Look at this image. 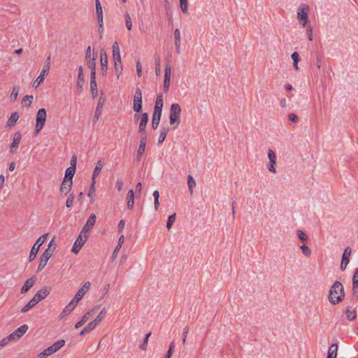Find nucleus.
I'll return each mask as SVG.
<instances>
[{
	"label": "nucleus",
	"mask_w": 358,
	"mask_h": 358,
	"mask_svg": "<svg viewBox=\"0 0 358 358\" xmlns=\"http://www.w3.org/2000/svg\"><path fill=\"white\" fill-rule=\"evenodd\" d=\"M115 187L120 192L122 189L123 187V181L122 179H117L115 183Z\"/></svg>",
	"instance_id": "nucleus-63"
},
{
	"label": "nucleus",
	"mask_w": 358,
	"mask_h": 358,
	"mask_svg": "<svg viewBox=\"0 0 358 358\" xmlns=\"http://www.w3.org/2000/svg\"><path fill=\"white\" fill-rule=\"evenodd\" d=\"M9 342H13L11 338H10V336L9 335L3 338H2L1 341H0V346L1 347H4L6 346Z\"/></svg>",
	"instance_id": "nucleus-55"
},
{
	"label": "nucleus",
	"mask_w": 358,
	"mask_h": 358,
	"mask_svg": "<svg viewBox=\"0 0 358 358\" xmlns=\"http://www.w3.org/2000/svg\"><path fill=\"white\" fill-rule=\"evenodd\" d=\"M276 164V161H269V164L268 165V169L269 171L275 173L276 169L275 168V164Z\"/></svg>",
	"instance_id": "nucleus-56"
},
{
	"label": "nucleus",
	"mask_w": 358,
	"mask_h": 358,
	"mask_svg": "<svg viewBox=\"0 0 358 358\" xmlns=\"http://www.w3.org/2000/svg\"><path fill=\"white\" fill-rule=\"evenodd\" d=\"M83 83H84V75H83V68L81 66H80L78 68L77 86L80 90L83 88Z\"/></svg>",
	"instance_id": "nucleus-28"
},
{
	"label": "nucleus",
	"mask_w": 358,
	"mask_h": 358,
	"mask_svg": "<svg viewBox=\"0 0 358 358\" xmlns=\"http://www.w3.org/2000/svg\"><path fill=\"white\" fill-rule=\"evenodd\" d=\"M345 296L344 288L341 282L336 281L329 290V300L336 305L341 302Z\"/></svg>",
	"instance_id": "nucleus-1"
},
{
	"label": "nucleus",
	"mask_w": 358,
	"mask_h": 358,
	"mask_svg": "<svg viewBox=\"0 0 358 358\" xmlns=\"http://www.w3.org/2000/svg\"><path fill=\"white\" fill-rule=\"evenodd\" d=\"M300 248L305 256L309 257L310 255L311 250L308 246H306V245H303L300 246Z\"/></svg>",
	"instance_id": "nucleus-51"
},
{
	"label": "nucleus",
	"mask_w": 358,
	"mask_h": 358,
	"mask_svg": "<svg viewBox=\"0 0 358 358\" xmlns=\"http://www.w3.org/2000/svg\"><path fill=\"white\" fill-rule=\"evenodd\" d=\"M65 344V341L63 339L59 340L57 342H55L54 344H52L51 346L55 351V352L59 350L60 348H62Z\"/></svg>",
	"instance_id": "nucleus-37"
},
{
	"label": "nucleus",
	"mask_w": 358,
	"mask_h": 358,
	"mask_svg": "<svg viewBox=\"0 0 358 358\" xmlns=\"http://www.w3.org/2000/svg\"><path fill=\"white\" fill-rule=\"evenodd\" d=\"M100 62H101L102 73H103V75H105L108 70V62L107 54H106V51H104V50L101 51Z\"/></svg>",
	"instance_id": "nucleus-15"
},
{
	"label": "nucleus",
	"mask_w": 358,
	"mask_h": 358,
	"mask_svg": "<svg viewBox=\"0 0 358 358\" xmlns=\"http://www.w3.org/2000/svg\"><path fill=\"white\" fill-rule=\"evenodd\" d=\"M96 13L98 22H103V9L99 0H95Z\"/></svg>",
	"instance_id": "nucleus-22"
},
{
	"label": "nucleus",
	"mask_w": 358,
	"mask_h": 358,
	"mask_svg": "<svg viewBox=\"0 0 358 358\" xmlns=\"http://www.w3.org/2000/svg\"><path fill=\"white\" fill-rule=\"evenodd\" d=\"M142 92L140 88L137 87L134 96L133 110L139 113L142 109Z\"/></svg>",
	"instance_id": "nucleus-6"
},
{
	"label": "nucleus",
	"mask_w": 358,
	"mask_h": 358,
	"mask_svg": "<svg viewBox=\"0 0 358 358\" xmlns=\"http://www.w3.org/2000/svg\"><path fill=\"white\" fill-rule=\"evenodd\" d=\"M345 315L347 318L350 321L354 320L357 317L356 312L350 309L346 310Z\"/></svg>",
	"instance_id": "nucleus-42"
},
{
	"label": "nucleus",
	"mask_w": 358,
	"mask_h": 358,
	"mask_svg": "<svg viewBox=\"0 0 358 358\" xmlns=\"http://www.w3.org/2000/svg\"><path fill=\"white\" fill-rule=\"evenodd\" d=\"M351 253H352L351 248L350 247L345 248V249L344 250L343 254L341 266H340V268L341 271L345 270L346 266L350 262V256L351 255Z\"/></svg>",
	"instance_id": "nucleus-10"
},
{
	"label": "nucleus",
	"mask_w": 358,
	"mask_h": 358,
	"mask_svg": "<svg viewBox=\"0 0 358 358\" xmlns=\"http://www.w3.org/2000/svg\"><path fill=\"white\" fill-rule=\"evenodd\" d=\"M181 108L178 103H172L170 108V123L173 124L178 120Z\"/></svg>",
	"instance_id": "nucleus-7"
},
{
	"label": "nucleus",
	"mask_w": 358,
	"mask_h": 358,
	"mask_svg": "<svg viewBox=\"0 0 358 358\" xmlns=\"http://www.w3.org/2000/svg\"><path fill=\"white\" fill-rule=\"evenodd\" d=\"M337 350H338V345L336 343L331 344L329 348L327 358H336Z\"/></svg>",
	"instance_id": "nucleus-26"
},
{
	"label": "nucleus",
	"mask_w": 358,
	"mask_h": 358,
	"mask_svg": "<svg viewBox=\"0 0 358 358\" xmlns=\"http://www.w3.org/2000/svg\"><path fill=\"white\" fill-rule=\"evenodd\" d=\"M103 31H104V28H103V22H98V32L99 34V38H103Z\"/></svg>",
	"instance_id": "nucleus-59"
},
{
	"label": "nucleus",
	"mask_w": 358,
	"mask_h": 358,
	"mask_svg": "<svg viewBox=\"0 0 358 358\" xmlns=\"http://www.w3.org/2000/svg\"><path fill=\"white\" fill-rule=\"evenodd\" d=\"M101 108H102V104H101L99 102L97 105V107H96V111L94 113V123L96 122L99 118V116L101 115Z\"/></svg>",
	"instance_id": "nucleus-45"
},
{
	"label": "nucleus",
	"mask_w": 358,
	"mask_h": 358,
	"mask_svg": "<svg viewBox=\"0 0 358 358\" xmlns=\"http://www.w3.org/2000/svg\"><path fill=\"white\" fill-rule=\"evenodd\" d=\"M80 301V299H76V296H74L73 299H71V301L69 303L67 306H69V308H71V309L73 310L76 307Z\"/></svg>",
	"instance_id": "nucleus-47"
},
{
	"label": "nucleus",
	"mask_w": 358,
	"mask_h": 358,
	"mask_svg": "<svg viewBox=\"0 0 358 358\" xmlns=\"http://www.w3.org/2000/svg\"><path fill=\"white\" fill-rule=\"evenodd\" d=\"M90 282L87 281L85 282L83 287L78 289V291L76 294V299H82L84 295L87 293V292L89 290L90 287Z\"/></svg>",
	"instance_id": "nucleus-19"
},
{
	"label": "nucleus",
	"mask_w": 358,
	"mask_h": 358,
	"mask_svg": "<svg viewBox=\"0 0 358 358\" xmlns=\"http://www.w3.org/2000/svg\"><path fill=\"white\" fill-rule=\"evenodd\" d=\"M90 91L93 97L97 94V85L96 82H90Z\"/></svg>",
	"instance_id": "nucleus-49"
},
{
	"label": "nucleus",
	"mask_w": 358,
	"mask_h": 358,
	"mask_svg": "<svg viewBox=\"0 0 358 358\" xmlns=\"http://www.w3.org/2000/svg\"><path fill=\"white\" fill-rule=\"evenodd\" d=\"M174 348L175 343L172 342L169 345V348L166 352V355H165V358H170L171 357Z\"/></svg>",
	"instance_id": "nucleus-54"
},
{
	"label": "nucleus",
	"mask_w": 358,
	"mask_h": 358,
	"mask_svg": "<svg viewBox=\"0 0 358 358\" xmlns=\"http://www.w3.org/2000/svg\"><path fill=\"white\" fill-rule=\"evenodd\" d=\"M145 146H146V136H144L143 137H142V138L141 139V141H140V144H139L138 149L137 151L138 152V155H142L144 153L145 150Z\"/></svg>",
	"instance_id": "nucleus-32"
},
{
	"label": "nucleus",
	"mask_w": 358,
	"mask_h": 358,
	"mask_svg": "<svg viewBox=\"0 0 358 358\" xmlns=\"http://www.w3.org/2000/svg\"><path fill=\"white\" fill-rule=\"evenodd\" d=\"M21 138H22V134L20 132L17 131L14 134L13 142L11 143V144L10 145V152L11 153H13L15 151V150L17 148Z\"/></svg>",
	"instance_id": "nucleus-16"
},
{
	"label": "nucleus",
	"mask_w": 358,
	"mask_h": 358,
	"mask_svg": "<svg viewBox=\"0 0 358 358\" xmlns=\"http://www.w3.org/2000/svg\"><path fill=\"white\" fill-rule=\"evenodd\" d=\"M309 6L307 4H301L297 11L298 20H308V11Z\"/></svg>",
	"instance_id": "nucleus-14"
},
{
	"label": "nucleus",
	"mask_w": 358,
	"mask_h": 358,
	"mask_svg": "<svg viewBox=\"0 0 358 358\" xmlns=\"http://www.w3.org/2000/svg\"><path fill=\"white\" fill-rule=\"evenodd\" d=\"M73 201H74V195L73 194H71L67 199H66V206L67 208H71L73 205Z\"/></svg>",
	"instance_id": "nucleus-52"
},
{
	"label": "nucleus",
	"mask_w": 358,
	"mask_h": 358,
	"mask_svg": "<svg viewBox=\"0 0 358 358\" xmlns=\"http://www.w3.org/2000/svg\"><path fill=\"white\" fill-rule=\"evenodd\" d=\"M352 285H354V287H358V268L355 270L353 275Z\"/></svg>",
	"instance_id": "nucleus-60"
},
{
	"label": "nucleus",
	"mask_w": 358,
	"mask_h": 358,
	"mask_svg": "<svg viewBox=\"0 0 358 358\" xmlns=\"http://www.w3.org/2000/svg\"><path fill=\"white\" fill-rule=\"evenodd\" d=\"M297 236L302 241H306L308 239V236L301 230H297Z\"/></svg>",
	"instance_id": "nucleus-58"
},
{
	"label": "nucleus",
	"mask_w": 358,
	"mask_h": 358,
	"mask_svg": "<svg viewBox=\"0 0 358 358\" xmlns=\"http://www.w3.org/2000/svg\"><path fill=\"white\" fill-rule=\"evenodd\" d=\"M97 324L98 323L95 320H93L92 322H90L86 326V327L90 330V331H91L96 327Z\"/></svg>",
	"instance_id": "nucleus-62"
},
{
	"label": "nucleus",
	"mask_w": 358,
	"mask_h": 358,
	"mask_svg": "<svg viewBox=\"0 0 358 358\" xmlns=\"http://www.w3.org/2000/svg\"><path fill=\"white\" fill-rule=\"evenodd\" d=\"M291 57H292L293 62H294V63H298L300 59L299 55L297 52H294L292 54Z\"/></svg>",
	"instance_id": "nucleus-64"
},
{
	"label": "nucleus",
	"mask_w": 358,
	"mask_h": 358,
	"mask_svg": "<svg viewBox=\"0 0 358 358\" xmlns=\"http://www.w3.org/2000/svg\"><path fill=\"white\" fill-rule=\"evenodd\" d=\"M20 88L19 87H14L13 88L11 94H10V99L15 100L17 98L18 94H19Z\"/></svg>",
	"instance_id": "nucleus-50"
},
{
	"label": "nucleus",
	"mask_w": 358,
	"mask_h": 358,
	"mask_svg": "<svg viewBox=\"0 0 358 358\" xmlns=\"http://www.w3.org/2000/svg\"><path fill=\"white\" fill-rule=\"evenodd\" d=\"M169 131L168 127H161L160 134L158 138V143H162L166 139V135Z\"/></svg>",
	"instance_id": "nucleus-29"
},
{
	"label": "nucleus",
	"mask_w": 358,
	"mask_h": 358,
	"mask_svg": "<svg viewBox=\"0 0 358 358\" xmlns=\"http://www.w3.org/2000/svg\"><path fill=\"white\" fill-rule=\"evenodd\" d=\"M73 181L63 180L60 187V193L62 195H67L72 188Z\"/></svg>",
	"instance_id": "nucleus-17"
},
{
	"label": "nucleus",
	"mask_w": 358,
	"mask_h": 358,
	"mask_svg": "<svg viewBox=\"0 0 358 358\" xmlns=\"http://www.w3.org/2000/svg\"><path fill=\"white\" fill-rule=\"evenodd\" d=\"M134 205V192L133 189H129L127 193V208L132 209Z\"/></svg>",
	"instance_id": "nucleus-27"
},
{
	"label": "nucleus",
	"mask_w": 358,
	"mask_h": 358,
	"mask_svg": "<svg viewBox=\"0 0 358 358\" xmlns=\"http://www.w3.org/2000/svg\"><path fill=\"white\" fill-rule=\"evenodd\" d=\"M35 282H36V278H30L27 279L21 288V291H20L21 294L27 293L29 291V289L33 287Z\"/></svg>",
	"instance_id": "nucleus-21"
},
{
	"label": "nucleus",
	"mask_w": 358,
	"mask_h": 358,
	"mask_svg": "<svg viewBox=\"0 0 358 358\" xmlns=\"http://www.w3.org/2000/svg\"><path fill=\"white\" fill-rule=\"evenodd\" d=\"M52 254L51 253L50 250H45L43 254L41 255L40 262L38 266V271H41L47 264L48 261L52 257Z\"/></svg>",
	"instance_id": "nucleus-9"
},
{
	"label": "nucleus",
	"mask_w": 358,
	"mask_h": 358,
	"mask_svg": "<svg viewBox=\"0 0 358 358\" xmlns=\"http://www.w3.org/2000/svg\"><path fill=\"white\" fill-rule=\"evenodd\" d=\"M112 54H113V59L114 60H120L121 59V55H120V47L117 41L114 42L112 46Z\"/></svg>",
	"instance_id": "nucleus-23"
},
{
	"label": "nucleus",
	"mask_w": 358,
	"mask_h": 358,
	"mask_svg": "<svg viewBox=\"0 0 358 358\" xmlns=\"http://www.w3.org/2000/svg\"><path fill=\"white\" fill-rule=\"evenodd\" d=\"M174 37H175V46H178V45H180L181 43V37H180V32L178 29H176L174 31Z\"/></svg>",
	"instance_id": "nucleus-40"
},
{
	"label": "nucleus",
	"mask_w": 358,
	"mask_h": 358,
	"mask_svg": "<svg viewBox=\"0 0 358 358\" xmlns=\"http://www.w3.org/2000/svg\"><path fill=\"white\" fill-rule=\"evenodd\" d=\"M308 38L310 41H313V27L311 25H308L306 29Z\"/></svg>",
	"instance_id": "nucleus-57"
},
{
	"label": "nucleus",
	"mask_w": 358,
	"mask_h": 358,
	"mask_svg": "<svg viewBox=\"0 0 358 358\" xmlns=\"http://www.w3.org/2000/svg\"><path fill=\"white\" fill-rule=\"evenodd\" d=\"M75 172L76 166H74L73 164H72V166L66 169L64 180H67L68 181H73V177L75 174Z\"/></svg>",
	"instance_id": "nucleus-25"
},
{
	"label": "nucleus",
	"mask_w": 358,
	"mask_h": 358,
	"mask_svg": "<svg viewBox=\"0 0 358 358\" xmlns=\"http://www.w3.org/2000/svg\"><path fill=\"white\" fill-rule=\"evenodd\" d=\"M106 308H103L99 314L95 318V321L99 324L106 316Z\"/></svg>",
	"instance_id": "nucleus-46"
},
{
	"label": "nucleus",
	"mask_w": 358,
	"mask_h": 358,
	"mask_svg": "<svg viewBox=\"0 0 358 358\" xmlns=\"http://www.w3.org/2000/svg\"><path fill=\"white\" fill-rule=\"evenodd\" d=\"M141 120L138 126V131L145 135V129L148 121V115L146 113H142L141 115Z\"/></svg>",
	"instance_id": "nucleus-18"
},
{
	"label": "nucleus",
	"mask_w": 358,
	"mask_h": 358,
	"mask_svg": "<svg viewBox=\"0 0 358 358\" xmlns=\"http://www.w3.org/2000/svg\"><path fill=\"white\" fill-rule=\"evenodd\" d=\"M114 69L115 73L117 76V79L120 78V76L122 74L123 72V66L122 63V59L120 60H114Z\"/></svg>",
	"instance_id": "nucleus-24"
},
{
	"label": "nucleus",
	"mask_w": 358,
	"mask_h": 358,
	"mask_svg": "<svg viewBox=\"0 0 358 358\" xmlns=\"http://www.w3.org/2000/svg\"><path fill=\"white\" fill-rule=\"evenodd\" d=\"M29 327L27 324H23L16 329L14 331L9 334L12 341H17L27 331Z\"/></svg>",
	"instance_id": "nucleus-8"
},
{
	"label": "nucleus",
	"mask_w": 358,
	"mask_h": 358,
	"mask_svg": "<svg viewBox=\"0 0 358 358\" xmlns=\"http://www.w3.org/2000/svg\"><path fill=\"white\" fill-rule=\"evenodd\" d=\"M171 67L170 65L167 64L165 66L164 69V80H171Z\"/></svg>",
	"instance_id": "nucleus-38"
},
{
	"label": "nucleus",
	"mask_w": 358,
	"mask_h": 358,
	"mask_svg": "<svg viewBox=\"0 0 358 358\" xmlns=\"http://www.w3.org/2000/svg\"><path fill=\"white\" fill-rule=\"evenodd\" d=\"M160 119L161 118L157 117V116L156 115L152 116V127L153 129L155 130L158 127L159 124L160 122Z\"/></svg>",
	"instance_id": "nucleus-48"
},
{
	"label": "nucleus",
	"mask_w": 358,
	"mask_h": 358,
	"mask_svg": "<svg viewBox=\"0 0 358 358\" xmlns=\"http://www.w3.org/2000/svg\"><path fill=\"white\" fill-rule=\"evenodd\" d=\"M124 236L123 235L120 236L118 239V243L113 252V258H115L117 257V252H119L120 249L121 248L122 245L124 242Z\"/></svg>",
	"instance_id": "nucleus-33"
},
{
	"label": "nucleus",
	"mask_w": 358,
	"mask_h": 358,
	"mask_svg": "<svg viewBox=\"0 0 358 358\" xmlns=\"http://www.w3.org/2000/svg\"><path fill=\"white\" fill-rule=\"evenodd\" d=\"M45 236H46V234H43V235L41 236L36 240V243L32 246L29 256V261L30 262H32L36 258L40 246L45 241V238H46Z\"/></svg>",
	"instance_id": "nucleus-4"
},
{
	"label": "nucleus",
	"mask_w": 358,
	"mask_h": 358,
	"mask_svg": "<svg viewBox=\"0 0 358 358\" xmlns=\"http://www.w3.org/2000/svg\"><path fill=\"white\" fill-rule=\"evenodd\" d=\"M46 110L45 108H40L36 115V131L38 132L41 131L45 125L46 121Z\"/></svg>",
	"instance_id": "nucleus-3"
},
{
	"label": "nucleus",
	"mask_w": 358,
	"mask_h": 358,
	"mask_svg": "<svg viewBox=\"0 0 358 358\" xmlns=\"http://www.w3.org/2000/svg\"><path fill=\"white\" fill-rule=\"evenodd\" d=\"M38 303L35 299L32 298L22 309L21 312L24 313L29 311L31 308L34 307Z\"/></svg>",
	"instance_id": "nucleus-31"
},
{
	"label": "nucleus",
	"mask_w": 358,
	"mask_h": 358,
	"mask_svg": "<svg viewBox=\"0 0 358 358\" xmlns=\"http://www.w3.org/2000/svg\"><path fill=\"white\" fill-rule=\"evenodd\" d=\"M187 185H188V188H189V192L191 194H193V189L194 187H196V181L194 180V179L193 178V177L191 176V175H189L187 176Z\"/></svg>",
	"instance_id": "nucleus-34"
},
{
	"label": "nucleus",
	"mask_w": 358,
	"mask_h": 358,
	"mask_svg": "<svg viewBox=\"0 0 358 358\" xmlns=\"http://www.w3.org/2000/svg\"><path fill=\"white\" fill-rule=\"evenodd\" d=\"M50 68V56L48 57L46 61L43 66V69L41 71L40 75L36 78L33 83V87L36 88L43 81L44 77L48 74Z\"/></svg>",
	"instance_id": "nucleus-2"
},
{
	"label": "nucleus",
	"mask_w": 358,
	"mask_h": 358,
	"mask_svg": "<svg viewBox=\"0 0 358 358\" xmlns=\"http://www.w3.org/2000/svg\"><path fill=\"white\" fill-rule=\"evenodd\" d=\"M96 217L94 214L90 215L80 232L84 234H87V233L94 227L96 222Z\"/></svg>",
	"instance_id": "nucleus-12"
},
{
	"label": "nucleus",
	"mask_w": 358,
	"mask_h": 358,
	"mask_svg": "<svg viewBox=\"0 0 358 358\" xmlns=\"http://www.w3.org/2000/svg\"><path fill=\"white\" fill-rule=\"evenodd\" d=\"M51 289L48 287H43L42 289L38 290L34 296L33 297L35 299L36 301L38 303L43 299H45L50 292Z\"/></svg>",
	"instance_id": "nucleus-13"
},
{
	"label": "nucleus",
	"mask_w": 358,
	"mask_h": 358,
	"mask_svg": "<svg viewBox=\"0 0 358 358\" xmlns=\"http://www.w3.org/2000/svg\"><path fill=\"white\" fill-rule=\"evenodd\" d=\"M85 59H86L88 68H91V65H92L93 67H96L95 58H94V57H92L90 46H88L87 48Z\"/></svg>",
	"instance_id": "nucleus-20"
},
{
	"label": "nucleus",
	"mask_w": 358,
	"mask_h": 358,
	"mask_svg": "<svg viewBox=\"0 0 358 358\" xmlns=\"http://www.w3.org/2000/svg\"><path fill=\"white\" fill-rule=\"evenodd\" d=\"M18 118H19V115L17 112L12 113L8 120L7 124L9 127L14 126L16 124Z\"/></svg>",
	"instance_id": "nucleus-30"
},
{
	"label": "nucleus",
	"mask_w": 358,
	"mask_h": 358,
	"mask_svg": "<svg viewBox=\"0 0 358 358\" xmlns=\"http://www.w3.org/2000/svg\"><path fill=\"white\" fill-rule=\"evenodd\" d=\"M87 234H84L80 232L76 241L74 242V244L71 248V252L75 254H78L87 241Z\"/></svg>",
	"instance_id": "nucleus-5"
},
{
	"label": "nucleus",
	"mask_w": 358,
	"mask_h": 358,
	"mask_svg": "<svg viewBox=\"0 0 358 358\" xmlns=\"http://www.w3.org/2000/svg\"><path fill=\"white\" fill-rule=\"evenodd\" d=\"M175 220H176V213H173L169 216L168 220L166 222V228L168 229H171L173 224L175 222Z\"/></svg>",
	"instance_id": "nucleus-44"
},
{
	"label": "nucleus",
	"mask_w": 358,
	"mask_h": 358,
	"mask_svg": "<svg viewBox=\"0 0 358 358\" xmlns=\"http://www.w3.org/2000/svg\"><path fill=\"white\" fill-rule=\"evenodd\" d=\"M91 70L90 73V82H96V67H93L91 65V68H89Z\"/></svg>",
	"instance_id": "nucleus-53"
},
{
	"label": "nucleus",
	"mask_w": 358,
	"mask_h": 358,
	"mask_svg": "<svg viewBox=\"0 0 358 358\" xmlns=\"http://www.w3.org/2000/svg\"><path fill=\"white\" fill-rule=\"evenodd\" d=\"M268 158L269 161H276L275 152L271 149H269L268 151Z\"/></svg>",
	"instance_id": "nucleus-61"
},
{
	"label": "nucleus",
	"mask_w": 358,
	"mask_h": 358,
	"mask_svg": "<svg viewBox=\"0 0 358 358\" xmlns=\"http://www.w3.org/2000/svg\"><path fill=\"white\" fill-rule=\"evenodd\" d=\"M162 108H163V97H162V94H159V95H157V99L155 101L153 115H156V116H157V117L161 118Z\"/></svg>",
	"instance_id": "nucleus-11"
},
{
	"label": "nucleus",
	"mask_w": 358,
	"mask_h": 358,
	"mask_svg": "<svg viewBox=\"0 0 358 358\" xmlns=\"http://www.w3.org/2000/svg\"><path fill=\"white\" fill-rule=\"evenodd\" d=\"M125 17V25L128 30H131L132 28V22L131 17L128 13H126L124 15Z\"/></svg>",
	"instance_id": "nucleus-41"
},
{
	"label": "nucleus",
	"mask_w": 358,
	"mask_h": 358,
	"mask_svg": "<svg viewBox=\"0 0 358 358\" xmlns=\"http://www.w3.org/2000/svg\"><path fill=\"white\" fill-rule=\"evenodd\" d=\"M32 100H33L32 95H25L22 100V106H27V107L30 106L31 104Z\"/></svg>",
	"instance_id": "nucleus-36"
},
{
	"label": "nucleus",
	"mask_w": 358,
	"mask_h": 358,
	"mask_svg": "<svg viewBox=\"0 0 358 358\" xmlns=\"http://www.w3.org/2000/svg\"><path fill=\"white\" fill-rule=\"evenodd\" d=\"M180 6L183 13H187L188 10L187 0H180Z\"/></svg>",
	"instance_id": "nucleus-43"
},
{
	"label": "nucleus",
	"mask_w": 358,
	"mask_h": 358,
	"mask_svg": "<svg viewBox=\"0 0 358 358\" xmlns=\"http://www.w3.org/2000/svg\"><path fill=\"white\" fill-rule=\"evenodd\" d=\"M103 164L101 160H99L96 162L95 168L93 171V174H92L94 179L99 174L101 170L103 168Z\"/></svg>",
	"instance_id": "nucleus-35"
},
{
	"label": "nucleus",
	"mask_w": 358,
	"mask_h": 358,
	"mask_svg": "<svg viewBox=\"0 0 358 358\" xmlns=\"http://www.w3.org/2000/svg\"><path fill=\"white\" fill-rule=\"evenodd\" d=\"M154 196V205H155V211L157 210L159 202V192L157 190H155L153 192L152 194Z\"/></svg>",
	"instance_id": "nucleus-39"
}]
</instances>
